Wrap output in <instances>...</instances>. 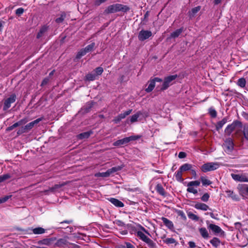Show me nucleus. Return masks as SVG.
<instances>
[{
	"label": "nucleus",
	"mask_w": 248,
	"mask_h": 248,
	"mask_svg": "<svg viewBox=\"0 0 248 248\" xmlns=\"http://www.w3.org/2000/svg\"><path fill=\"white\" fill-rule=\"evenodd\" d=\"M129 10V8L128 6L116 3L108 6L105 10V12L107 14L114 13L119 11L126 12Z\"/></svg>",
	"instance_id": "obj_1"
},
{
	"label": "nucleus",
	"mask_w": 248,
	"mask_h": 248,
	"mask_svg": "<svg viewBox=\"0 0 248 248\" xmlns=\"http://www.w3.org/2000/svg\"><path fill=\"white\" fill-rule=\"evenodd\" d=\"M242 126V123L240 121L235 120L231 124L227 125L224 131L225 133L228 136H230L233 131L236 130L237 134L239 132V130L237 129L241 128Z\"/></svg>",
	"instance_id": "obj_2"
},
{
	"label": "nucleus",
	"mask_w": 248,
	"mask_h": 248,
	"mask_svg": "<svg viewBox=\"0 0 248 248\" xmlns=\"http://www.w3.org/2000/svg\"><path fill=\"white\" fill-rule=\"evenodd\" d=\"M220 166V164L218 162H208L202 165L201 169L203 172H207L215 170L217 169Z\"/></svg>",
	"instance_id": "obj_3"
},
{
	"label": "nucleus",
	"mask_w": 248,
	"mask_h": 248,
	"mask_svg": "<svg viewBox=\"0 0 248 248\" xmlns=\"http://www.w3.org/2000/svg\"><path fill=\"white\" fill-rule=\"evenodd\" d=\"M123 167V166H120L112 167V168L108 170L106 172L96 173L95 174L94 176L96 177H108L112 173L120 170Z\"/></svg>",
	"instance_id": "obj_4"
},
{
	"label": "nucleus",
	"mask_w": 248,
	"mask_h": 248,
	"mask_svg": "<svg viewBox=\"0 0 248 248\" xmlns=\"http://www.w3.org/2000/svg\"><path fill=\"white\" fill-rule=\"evenodd\" d=\"M140 138L139 136H132L129 137L124 138L121 140H119L113 143L115 146H120L121 145L127 144L130 141L136 140Z\"/></svg>",
	"instance_id": "obj_5"
},
{
	"label": "nucleus",
	"mask_w": 248,
	"mask_h": 248,
	"mask_svg": "<svg viewBox=\"0 0 248 248\" xmlns=\"http://www.w3.org/2000/svg\"><path fill=\"white\" fill-rule=\"evenodd\" d=\"M200 185V182L199 181H190L188 183L187 185V191L189 193H192L194 194L198 193L197 188Z\"/></svg>",
	"instance_id": "obj_6"
},
{
	"label": "nucleus",
	"mask_w": 248,
	"mask_h": 248,
	"mask_svg": "<svg viewBox=\"0 0 248 248\" xmlns=\"http://www.w3.org/2000/svg\"><path fill=\"white\" fill-rule=\"evenodd\" d=\"M224 151L228 154L232 153L234 148V144L232 140L230 138H227L223 144Z\"/></svg>",
	"instance_id": "obj_7"
},
{
	"label": "nucleus",
	"mask_w": 248,
	"mask_h": 248,
	"mask_svg": "<svg viewBox=\"0 0 248 248\" xmlns=\"http://www.w3.org/2000/svg\"><path fill=\"white\" fill-rule=\"evenodd\" d=\"M152 36V32L148 30H141L139 33L138 39L140 41H143Z\"/></svg>",
	"instance_id": "obj_8"
},
{
	"label": "nucleus",
	"mask_w": 248,
	"mask_h": 248,
	"mask_svg": "<svg viewBox=\"0 0 248 248\" xmlns=\"http://www.w3.org/2000/svg\"><path fill=\"white\" fill-rule=\"evenodd\" d=\"M177 75H171L166 77L164 78V82L162 84V87L161 88V90H166L170 85V83L172 81L175 79L177 78Z\"/></svg>",
	"instance_id": "obj_9"
},
{
	"label": "nucleus",
	"mask_w": 248,
	"mask_h": 248,
	"mask_svg": "<svg viewBox=\"0 0 248 248\" xmlns=\"http://www.w3.org/2000/svg\"><path fill=\"white\" fill-rule=\"evenodd\" d=\"M232 178L237 182H248V177L246 174H231Z\"/></svg>",
	"instance_id": "obj_10"
},
{
	"label": "nucleus",
	"mask_w": 248,
	"mask_h": 248,
	"mask_svg": "<svg viewBox=\"0 0 248 248\" xmlns=\"http://www.w3.org/2000/svg\"><path fill=\"white\" fill-rule=\"evenodd\" d=\"M208 228L211 230L216 234L219 235L220 236H224L225 235L224 232L218 226L210 224L208 226Z\"/></svg>",
	"instance_id": "obj_11"
},
{
	"label": "nucleus",
	"mask_w": 248,
	"mask_h": 248,
	"mask_svg": "<svg viewBox=\"0 0 248 248\" xmlns=\"http://www.w3.org/2000/svg\"><path fill=\"white\" fill-rule=\"evenodd\" d=\"M16 96L15 94H12L9 98L6 99L4 102L3 110H6L11 107V104L15 102Z\"/></svg>",
	"instance_id": "obj_12"
},
{
	"label": "nucleus",
	"mask_w": 248,
	"mask_h": 248,
	"mask_svg": "<svg viewBox=\"0 0 248 248\" xmlns=\"http://www.w3.org/2000/svg\"><path fill=\"white\" fill-rule=\"evenodd\" d=\"M28 121L27 119H26V118L22 119L20 120V121H19L18 122L15 123L12 125L7 127L6 128V131H10L12 130L13 129H14L15 128H16L18 126L25 124L26 123L28 122Z\"/></svg>",
	"instance_id": "obj_13"
},
{
	"label": "nucleus",
	"mask_w": 248,
	"mask_h": 248,
	"mask_svg": "<svg viewBox=\"0 0 248 248\" xmlns=\"http://www.w3.org/2000/svg\"><path fill=\"white\" fill-rule=\"evenodd\" d=\"M41 121V119L38 118L29 124H26L24 127L26 131L28 132L33 128L35 124H37L39 122Z\"/></svg>",
	"instance_id": "obj_14"
},
{
	"label": "nucleus",
	"mask_w": 248,
	"mask_h": 248,
	"mask_svg": "<svg viewBox=\"0 0 248 248\" xmlns=\"http://www.w3.org/2000/svg\"><path fill=\"white\" fill-rule=\"evenodd\" d=\"M201 9V7L200 6H198L192 8L191 11L188 12V16L190 18L194 17L195 15L197 14L198 12L200 11Z\"/></svg>",
	"instance_id": "obj_15"
},
{
	"label": "nucleus",
	"mask_w": 248,
	"mask_h": 248,
	"mask_svg": "<svg viewBox=\"0 0 248 248\" xmlns=\"http://www.w3.org/2000/svg\"><path fill=\"white\" fill-rule=\"evenodd\" d=\"M162 220L163 223L169 229L172 230L174 229L173 224L172 221L169 220L167 218L162 217Z\"/></svg>",
	"instance_id": "obj_16"
},
{
	"label": "nucleus",
	"mask_w": 248,
	"mask_h": 248,
	"mask_svg": "<svg viewBox=\"0 0 248 248\" xmlns=\"http://www.w3.org/2000/svg\"><path fill=\"white\" fill-rule=\"evenodd\" d=\"M195 207L197 209H200L203 211H206L209 209L208 206L203 202H197Z\"/></svg>",
	"instance_id": "obj_17"
},
{
	"label": "nucleus",
	"mask_w": 248,
	"mask_h": 248,
	"mask_svg": "<svg viewBox=\"0 0 248 248\" xmlns=\"http://www.w3.org/2000/svg\"><path fill=\"white\" fill-rule=\"evenodd\" d=\"M228 118L227 117H225L222 119L221 121L217 123L216 127L217 130H218L221 129L223 126L227 122Z\"/></svg>",
	"instance_id": "obj_18"
},
{
	"label": "nucleus",
	"mask_w": 248,
	"mask_h": 248,
	"mask_svg": "<svg viewBox=\"0 0 248 248\" xmlns=\"http://www.w3.org/2000/svg\"><path fill=\"white\" fill-rule=\"evenodd\" d=\"M183 171H182L179 169L174 173V177L175 179L180 182H182L184 179L182 178Z\"/></svg>",
	"instance_id": "obj_19"
},
{
	"label": "nucleus",
	"mask_w": 248,
	"mask_h": 248,
	"mask_svg": "<svg viewBox=\"0 0 248 248\" xmlns=\"http://www.w3.org/2000/svg\"><path fill=\"white\" fill-rule=\"evenodd\" d=\"M55 240V239L54 238H46L44 239L41 241H40L39 242V244H43L45 245L49 246L52 244L53 242Z\"/></svg>",
	"instance_id": "obj_20"
},
{
	"label": "nucleus",
	"mask_w": 248,
	"mask_h": 248,
	"mask_svg": "<svg viewBox=\"0 0 248 248\" xmlns=\"http://www.w3.org/2000/svg\"><path fill=\"white\" fill-rule=\"evenodd\" d=\"M67 15V14L66 13H65L64 12H62L60 15V16L59 17H57L55 19V22L57 23H60L64 21V20L66 18Z\"/></svg>",
	"instance_id": "obj_21"
},
{
	"label": "nucleus",
	"mask_w": 248,
	"mask_h": 248,
	"mask_svg": "<svg viewBox=\"0 0 248 248\" xmlns=\"http://www.w3.org/2000/svg\"><path fill=\"white\" fill-rule=\"evenodd\" d=\"M199 232L201 235L204 239H207L209 235L208 232L205 228H201L199 229Z\"/></svg>",
	"instance_id": "obj_22"
},
{
	"label": "nucleus",
	"mask_w": 248,
	"mask_h": 248,
	"mask_svg": "<svg viewBox=\"0 0 248 248\" xmlns=\"http://www.w3.org/2000/svg\"><path fill=\"white\" fill-rule=\"evenodd\" d=\"M183 31V29L182 28L177 29L170 34V38H175L178 37Z\"/></svg>",
	"instance_id": "obj_23"
},
{
	"label": "nucleus",
	"mask_w": 248,
	"mask_h": 248,
	"mask_svg": "<svg viewBox=\"0 0 248 248\" xmlns=\"http://www.w3.org/2000/svg\"><path fill=\"white\" fill-rule=\"evenodd\" d=\"M210 242L212 245V246L215 248L218 247L221 243L219 239L217 237H214L210 240Z\"/></svg>",
	"instance_id": "obj_24"
},
{
	"label": "nucleus",
	"mask_w": 248,
	"mask_h": 248,
	"mask_svg": "<svg viewBox=\"0 0 248 248\" xmlns=\"http://www.w3.org/2000/svg\"><path fill=\"white\" fill-rule=\"evenodd\" d=\"M191 168H192V165L191 164H188V163H185V164L182 165L179 168V169L182 171L183 172V171H186L190 170Z\"/></svg>",
	"instance_id": "obj_25"
},
{
	"label": "nucleus",
	"mask_w": 248,
	"mask_h": 248,
	"mask_svg": "<svg viewBox=\"0 0 248 248\" xmlns=\"http://www.w3.org/2000/svg\"><path fill=\"white\" fill-rule=\"evenodd\" d=\"M155 87V81L153 79L151 80L149 82V84L147 88L145 89V91L147 93H150L153 90Z\"/></svg>",
	"instance_id": "obj_26"
},
{
	"label": "nucleus",
	"mask_w": 248,
	"mask_h": 248,
	"mask_svg": "<svg viewBox=\"0 0 248 248\" xmlns=\"http://www.w3.org/2000/svg\"><path fill=\"white\" fill-rule=\"evenodd\" d=\"M156 191L161 195H165V190L161 184H157L155 186Z\"/></svg>",
	"instance_id": "obj_27"
},
{
	"label": "nucleus",
	"mask_w": 248,
	"mask_h": 248,
	"mask_svg": "<svg viewBox=\"0 0 248 248\" xmlns=\"http://www.w3.org/2000/svg\"><path fill=\"white\" fill-rule=\"evenodd\" d=\"M201 180L202 185L204 186L210 185L212 183V182L208 179L206 177L201 176Z\"/></svg>",
	"instance_id": "obj_28"
},
{
	"label": "nucleus",
	"mask_w": 248,
	"mask_h": 248,
	"mask_svg": "<svg viewBox=\"0 0 248 248\" xmlns=\"http://www.w3.org/2000/svg\"><path fill=\"white\" fill-rule=\"evenodd\" d=\"M141 115V113L140 111H138L136 114L133 115L130 118L131 123H133L138 121V118Z\"/></svg>",
	"instance_id": "obj_29"
},
{
	"label": "nucleus",
	"mask_w": 248,
	"mask_h": 248,
	"mask_svg": "<svg viewBox=\"0 0 248 248\" xmlns=\"http://www.w3.org/2000/svg\"><path fill=\"white\" fill-rule=\"evenodd\" d=\"M92 133V132H86L79 134L78 137L79 139H87L90 137L91 134Z\"/></svg>",
	"instance_id": "obj_30"
},
{
	"label": "nucleus",
	"mask_w": 248,
	"mask_h": 248,
	"mask_svg": "<svg viewBox=\"0 0 248 248\" xmlns=\"http://www.w3.org/2000/svg\"><path fill=\"white\" fill-rule=\"evenodd\" d=\"M137 233V236L144 242L148 238L142 231H138Z\"/></svg>",
	"instance_id": "obj_31"
},
{
	"label": "nucleus",
	"mask_w": 248,
	"mask_h": 248,
	"mask_svg": "<svg viewBox=\"0 0 248 248\" xmlns=\"http://www.w3.org/2000/svg\"><path fill=\"white\" fill-rule=\"evenodd\" d=\"M95 46V43H92L91 44L88 45L83 49L85 50V52L87 53L90 52H91L94 48Z\"/></svg>",
	"instance_id": "obj_32"
},
{
	"label": "nucleus",
	"mask_w": 248,
	"mask_h": 248,
	"mask_svg": "<svg viewBox=\"0 0 248 248\" xmlns=\"http://www.w3.org/2000/svg\"><path fill=\"white\" fill-rule=\"evenodd\" d=\"M47 28L46 26H43L42 27L37 35V38H40L41 37L44 33L46 31Z\"/></svg>",
	"instance_id": "obj_33"
},
{
	"label": "nucleus",
	"mask_w": 248,
	"mask_h": 248,
	"mask_svg": "<svg viewBox=\"0 0 248 248\" xmlns=\"http://www.w3.org/2000/svg\"><path fill=\"white\" fill-rule=\"evenodd\" d=\"M96 77L95 73H89L86 76V79L89 81H93L96 79Z\"/></svg>",
	"instance_id": "obj_34"
},
{
	"label": "nucleus",
	"mask_w": 248,
	"mask_h": 248,
	"mask_svg": "<svg viewBox=\"0 0 248 248\" xmlns=\"http://www.w3.org/2000/svg\"><path fill=\"white\" fill-rule=\"evenodd\" d=\"M227 196L231 197L232 200H236L237 196L232 191L227 190L226 191Z\"/></svg>",
	"instance_id": "obj_35"
},
{
	"label": "nucleus",
	"mask_w": 248,
	"mask_h": 248,
	"mask_svg": "<svg viewBox=\"0 0 248 248\" xmlns=\"http://www.w3.org/2000/svg\"><path fill=\"white\" fill-rule=\"evenodd\" d=\"M32 232L34 234H42L45 232V230L41 227H38L33 229Z\"/></svg>",
	"instance_id": "obj_36"
},
{
	"label": "nucleus",
	"mask_w": 248,
	"mask_h": 248,
	"mask_svg": "<svg viewBox=\"0 0 248 248\" xmlns=\"http://www.w3.org/2000/svg\"><path fill=\"white\" fill-rule=\"evenodd\" d=\"M187 216L190 219L193 220L198 221L199 220V217L191 212H187Z\"/></svg>",
	"instance_id": "obj_37"
},
{
	"label": "nucleus",
	"mask_w": 248,
	"mask_h": 248,
	"mask_svg": "<svg viewBox=\"0 0 248 248\" xmlns=\"http://www.w3.org/2000/svg\"><path fill=\"white\" fill-rule=\"evenodd\" d=\"M208 112L211 117L216 118L217 117V112L213 108H209Z\"/></svg>",
	"instance_id": "obj_38"
},
{
	"label": "nucleus",
	"mask_w": 248,
	"mask_h": 248,
	"mask_svg": "<svg viewBox=\"0 0 248 248\" xmlns=\"http://www.w3.org/2000/svg\"><path fill=\"white\" fill-rule=\"evenodd\" d=\"M66 184L65 183H62L61 184H56L53 187L51 188L50 190L51 191H56L58 190V189L64 186Z\"/></svg>",
	"instance_id": "obj_39"
},
{
	"label": "nucleus",
	"mask_w": 248,
	"mask_h": 248,
	"mask_svg": "<svg viewBox=\"0 0 248 248\" xmlns=\"http://www.w3.org/2000/svg\"><path fill=\"white\" fill-rule=\"evenodd\" d=\"M246 81L244 78H241L238 80L237 84L240 87L243 88L245 86Z\"/></svg>",
	"instance_id": "obj_40"
},
{
	"label": "nucleus",
	"mask_w": 248,
	"mask_h": 248,
	"mask_svg": "<svg viewBox=\"0 0 248 248\" xmlns=\"http://www.w3.org/2000/svg\"><path fill=\"white\" fill-rule=\"evenodd\" d=\"M87 53L85 52V50L83 48H82L78 52L76 56V58L77 59H80L82 56L85 55Z\"/></svg>",
	"instance_id": "obj_41"
},
{
	"label": "nucleus",
	"mask_w": 248,
	"mask_h": 248,
	"mask_svg": "<svg viewBox=\"0 0 248 248\" xmlns=\"http://www.w3.org/2000/svg\"><path fill=\"white\" fill-rule=\"evenodd\" d=\"M144 242L151 248H154L155 246V244L149 238H148Z\"/></svg>",
	"instance_id": "obj_42"
},
{
	"label": "nucleus",
	"mask_w": 248,
	"mask_h": 248,
	"mask_svg": "<svg viewBox=\"0 0 248 248\" xmlns=\"http://www.w3.org/2000/svg\"><path fill=\"white\" fill-rule=\"evenodd\" d=\"M66 244V241L64 239H59L55 244L58 247H62Z\"/></svg>",
	"instance_id": "obj_43"
},
{
	"label": "nucleus",
	"mask_w": 248,
	"mask_h": 248,
	"mask_svg": "<svg viewBox=\"0 0 248 248\" xmlns=\"http://www.w3.org/2000/svg\"><path fill=\"white\" fill-rule=\"evenodd\" d=\"M131 112L132 109H128V110L125 111L124 112L119 114V117H120L122 119H123L124 118H125L126 116L129 115L131 113Z\"/></svg>",
	"instance_id": "obj_44"
},
{
	"label": "nucleus",
	"mask_w": 248,
	"mask_h": 248,
	"mask_svg": "<svg viewBox=\"0 0 248 248\" xmlns=\"http://www.w3.org/2000/svg\"><path fill=\"white\" fill-rule=\"evenodd\" d=\"M243 134L245 139L248 140V124L244 126Z\"/></svg>",
	"instance_id": "obj_45"
},
{
	"label": "nucleus",
	"mask_w": 248,
	"mask_h": 248,
	"mask_svg": "<svg viewBox=\"0 0 248 248\" xmlns=\"http://www.w3.org/2000/svg\"><path fill=\"white\" fill-rule=\"evenodd\" d=\"M12 195L5 196L2 198L0 199V202H6L7 201H8L9 200H13V199H12Z\"/></svg>",
	"instance_id": "obj_46"
},
{
	"label": "nucleus",
	"mask_w": 248,
	"mask_h": 248,
	"mask_svg": "<svg viewBox=\"0 0 248 248\" xmlns=\"http://www.w3.org/2000/svg\"><path fill=\"white\" fill-rule=\"evenodd\" d=\"M164 242L166 244H173L175 242L174 239L172 238H167L164 240Z\"/></svg>",
	"instance_id": "obj_47"
},
{
	"label": "nucleus",
	"mask_w": 248,
	"mask_h": 248,
	"mask_svg": "<svg viewBox=\"0 0 248 248\" xmlns=\"http://www.w3.org/2000/svg\"><path fill=\"white\" fill-rule=\"evenodd\" d=\"M176 213L179 216H180L182 219L186 220V216L184 213L181 210H177Z\"/></svg>",
	"instance_id": "obj_48"
},
{
	"label": "nucleus",
	"mask_w": 248,
	"mask_h": 248,
	"mask_svg": "<svg viewBox=\"0 0 248 248\" xmlns=\"http://www.w3.org/2000/svg\"><path fill=\"white\" fill-rule=\"evenodd\" d=\"M103 72V69L101 67H98L96 68L95 70V74L96 75V76L98 75H101L102 74Z\"/></svg>",
	"instance_id": "obj_49"
},
{
	"label": "nucleus",
	"mask_w": 248,
	"mask_h": 248,
	"mask_svg": "<svg viewBox=\"0 0 248 248\" xmlns=\"http://www.w3.org/2000/svg\"><path fill=\"white\" fill-rule=\"evenodd\" d=\"M10 176L9 174H6L0 176V183L3 182L4 180L9 178Z\"/></svg>",
	"instance_id": "obj_50"
},
{
	"label": "nucleus",
	"mask_w": 248,
	"mask_h": 248,
	"mask_svg": "<svg viewBox=\"0 0 248 248\" xmlns=\"http://www.w3.org/2000/svg\"><path fill=\"white\" fill-rule=\"evenodd\" d=\"M24 12V10L22 8H19L16 11V14L18 16H20L23 14Z\"/></svg>",
	"instance_id": "obj_51"
},
{
	"label": "nucleus",
	"mask_w": 248,
	"mask_h": 248,
	"mask_svg": "<svg viewBox=\"0 0 248 248\" xmlns=\"http://www.w3.org/2000/svg\"><path fill=\"white\" fill-rule=\"evenodd\" d=\"M209 194L207 193H206L203 195V196L202 197L201 199L203 202H206L209 200Z\"/></svg>",
	"instance_id": "obj_52"
},
{
	"label": "nucleus",
	"mask_w": 248,
	"mask_h": 248,
	"mask_svg": "<svg viewBox=\"0 0 248 248\" xmlns=\"http://www.w3.org/2000/svg\"><path fill=\"white\" fill-rule=\"evenodd\" d=\"M26 129L25 128V127H22L21 128H20L17 132V134L18 135H20L24 133L27 132Z\"/></svg>",
	"instance_id": "obj_53"
},
{
	"label": "nucleus",
	"mask_w": 248,
	"mask_h": 248,
	"mask_svg": "<svg viewBox=\"0 0 248 248\" xmlns=\"http://www.w3.org/2000/svg\"><path fill=\"white\" fill-rule=\"evenodd\" d=\"M186 154L185 152H181L179 153L178 157L180 158H184L186 157Z\"/></svg>",
	"instance_id": "obj_54"
},
{
	"label": "nucleus",
	"mask_w": 248,
	"mask_h": 248,
	"mask_svg": "<svg viewBox=\"0 0 248 248\" xmlns=\"http://www.w3.org/2000/svg\"><path fill=\"white\" fill-rule=\"evenodd\" d=\"M112 203L116 207H121L124 206L123 202H112Z\"/></svg>",
	"instance_id": "obj_55"
},
{
	"label": "nucleus",
	"mask_w": 248,
	"mask_h": 248,
	"mask_svg": "<svg viewBox=\"0 0 248 248\" xmlns=\"http://www.w3.org/2000/svg\"><path fill=\"white\" fill-rule=\"evenodd\" d=\"M189 246L190 248H195L196 246L195 243L193 241H190L188 242Z\"/></svg>",
	"instance_id": "obj_56"
},
{
	"label": "nucleus",
	"mask_w": 248,
	"mask_h": 248,
	"mask_svg": "<svg viewBox=\"0 0 248 248\" xmlns=\"http://www.w3.org/2000/svg\"><path fill=\"white\" fill-rule=\"evenodd\" d=\"M106 1V0H96L95 1V4L96 5L98 6L100 5L102 3Z\"/></svg>",
	"instance_id": "obj_57"
},
{
	"label": "nucleus",
	"mask_w": 248,
	"mask_h": 248,
	"mask_svg": "<svg viewBox=\"0 0 248 248\" xmlns=\"http://www.w3.org/2000/svg\"><path fill=\"white\" fill-rule=\"evenodd\" d=\"M122 120V119L119 117V115H118L117 117H116L114 120H113V122L115 123V124H117L118 123H119L121 120Z\"/></svg>",
	"instance_id": "obj_58"
},
{
	"label": "nucleus",
	"mask_w": 248,
	"mask_h": 248,
	"mask_svg": "<svg viewBox=\"0 0 248 248\" xmlns=\"http://www.w3.org/2000/svg\"><path fill=\"white\" fill-rule=\"evenodd\" d=\"M242 116L246 120L248 121V113L243 112Z\"/></svg>",
	"instance_id": "obj_59"
},
{
	"label": "nucleus",
	"mask_w": 248,
	"mask_h": 248,
	"mask_svg": "<svg viewBox=\"0 0 248 248\" xmlns=\"http://www.w3.org/2000/svg\"><path fill=\"white\" fill-rule=\"evenodd\" d=\"M5 22L2 20H0V33L2 31V27Z\"/></svg>",
	"instance_id": "obj_60"
},
{
	"label": "nucleus",
	"mask_w": 248,
	"mask_h": 248,
	"mask_svg": "<svg viewBox=\"0 0 248 248\" xmlns=\"http://www.w3.org/2000/svg\"><path fill=\"white\" fill-rule=\"evenodd\" d=\"M126 248H135V247L130 243H126Z\"/></svg>",
	"instance_id": "obj_61"
},
{
	"label": "nucleus",
	"mask_w": 248,
	"mask_h": 248,
	"mask_svg": "<svg viewBox=\"0 0 248 248\" xmlns=\"http://www.w3.org/2000/svg\"><path fill=\"white\" fill-rule=\"evenodd\" d=\"M153 80L155 81V82H160L162 81V79L158 78H155L154 79H153Z\"/></svg>",
	"instance_id": "obj_62"
},
{
	"label": "nucleus",
	"mask_w": 248,
	"mask_h": 248,
	"mask_svg": "<svg viewBox=\"0 0 248 248\" xmlns=\"http://www.w3.org/2000/svg\"><path fill=\"white\" fill-rule=\"evenodd\" d=\"M48 79H44V80H43V81H42V85L46 84L47 83V82H48Z\"/></svg>",
	"instance_id": "obj_63"
},
{
	"label": "nucleus",
	"mask_w": 248,
	"mask_h": 248,
	"mask_svg": "<svg viewBox=\"0 0 248 248\" xmlns=\"http://www.w3.org/2000/svg\"><path fill=\"white\" fill-rule=\"evenodd\" d=\"M149 16V12H148V11H147V12L145 13V14L144 15V18H145H145H147Z\"/></svg>",
	"instance_id": "obj_64"
}]
</instances>
